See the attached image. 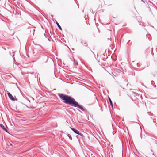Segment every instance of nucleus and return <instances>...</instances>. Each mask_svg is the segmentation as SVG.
I'll use <instances>...</instances> for the list:
<instances>
[{
	"instance_id": "f257e3e1",
	"label": "nucleus",
	"mask_w": 157,
	"mask_h": 157,
	"mask_svg": "<svg viewBox=\"0 0 157 157\" xmlns=\"http://www.w3.org/2000/svg\"><path fill=\"white\" fill-rule=\"evenodd\" d=\"M58 95L61 99L65 101L64 103L75 107H77L83 111L88 112L87 110L79 105L73 98L61 93H58Z\"/></svg>"
},
{
	"instance_id": "f03ea898",
	"label": "nucleus",
	"mask_w": 157,
	"mask_h": 157,
	"mask_svg": "<svg viewBox=\"0 0 157 157\" xmlns=\"http://www.w3.org/2000/svg\"><path fill=\"white\" fill-rule=\"evenodd\" d=\"M71 128L75 133L79 135L82 137L83 136V135L82 133H79V132L78 130L74 128Z\"/></svg>"
},
{
	"instance_id": "7ed1b4c3",
	"label": "nucleus",
	"mask_w": 157,
	"mask_h": 157,
	"mask_svg": "<svg viewBox=\"0 0 157 157\" xmlns=\"http://www.w3.org/2000/svg\"><path fill=\"white\" fill-rule=\"evenodd\" d=\"M7 94L9 98L12 101L15 100V99L12 96V95L8 91H7Z\"/></svg>"
},
{
	"instance_id": "20e7f679",
	"label": "nucleus",
	"mask_w": 157,
	"mask_h": 157,
	"mask_svg": "<svg viewBox=\"0 0 157 157\" xmlns=\"http://www.w3.org/2000/svg\"><path fill=\"white\" fill-rule=\"evenodd\" d=\"M0 126L3 129V130H5L6 132H7V130L6 129V128H5L4 126L3 125L0 124Z\"/></svg>"
},
{
	"instance_id": "39448f33",
	"label": "nucleus",
	"mask_w": 157,
	"mask_h": 157,
	"mask_svg": "<svg viewBox=\"0 0 157 157\" xmlns=\"http://www.w3.org/2000/svg\"><path fill=\"white\" fill-rule=\"evenodd\" d=\"M109 102H110L111 105V106L112 107V108H113V103L112 101V100H111L110 98L109 97Z\"/></svg>"
},
{
	"instance_id": "423d86ee",
	"label": "nucleus",
	"mask_w": 157,
	"mask_h": 157,
	"mask_svg": "<svg viewBox=\"0 0 157 157\" xmlns=\"http://www.w3.org/2000/svg\"><path fill=\"white\" fill-rule=\"evenodd\" d=\"M56 24L58 26V27L59 28V29L60 30H62V28L59 25V23L58 22H57L56 23Z\"/></svg>"
},
{
	"instance_id": "0eeeda50",
	"label": "nucleus",
	"mask_w": 157,
	"mask_h": 157,
	"mask_svg": "<svg viewBox=\"0 0 157 157\" xmlns=\"http://www.w3.org/2000/svg\"><path fill=\"white\" fill-rule=\"evenodd\" d=\"M67 136H68V137L69 138L70 140H72V137H71V136L69 134H68Z\"/></svg>"
},
{
	"instance_id": "6e6552de",
	"label": "nucleus",
	"mask_w": 157,
	"mask_h": 157,
	"mask_svg": "<svg viewBox=\"0 0 157 157\" xmlns=\"http://www.w3.org/2000/svg\"><path fill=\"white\" fill-rule=\"evenodd\" d=\"M44 36H45V37L47 38V36L45 34V33H44Z\"/></svg>"
},
{
	"instance_id": "1a4fd4ad",
	"label": "nucleus",
	"mask_w": 157,
	"mask_h": 157,
	"mask_svg": "<svg viewBox=\"0 0 157 157\" xmlns=\"http://www.w3.org/2000/svg\"><path fill=\"white\" fill-rule=\"evenodd\" d=\"M75 64L78 65V62H76L75 63Z\"/></svg>"
},
{
	"instance_id": "9d476101",
	"label": "nucleus",
	"mask_w": 157,
	"mask_h": 157,
	"mask_svg": "<svg viewBox=\"0 0 157 157\" xmlns=\"http://www.w3.org/2000/svg\"><path fill=\"white\" fill-rule=\"evenodd\" d=\"M118 72L119 73H120L121 72V71L120 70H119Z\"/></svg>"
},
{
	"instance_id": "9b49d317",
	"label": "nucleus",
	"mask_w": 157,
	"mask_h": 157,
	"mask_svg": "<svg viewBox=\"0 0 157 157\" xmlns=\"http://www.w3.org/2000/svg\"><path fill=\"white\" fill-rule=\"evenodd\" d=\"M48 40L49 41H50V40H49V38H48Z\"/></svg>"
}]
</instances>
